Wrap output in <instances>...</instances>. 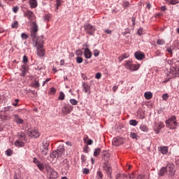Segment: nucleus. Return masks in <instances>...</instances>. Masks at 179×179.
<instances>
[{
	"mask_svg": "<svg viewBox=\"0 0 179 179\" xmlns=\"http://www.w3.org/2000/svg\"><path fill=\"white\" fill-rule=\"evenodd\" d=\"M124 66L129 69V71H138L139 68H141V65L139 64H132V62L131 60L127 61Z\"/></svg>",
	"mask_w": 179,
	"mask_h": 179,
	"instance_id": "6",
	"label": "nucleus"
},
{
	"mask_svg": "<svg viewBox=\"0 0 179 179\" xmlns=\"http://www.w3.org/2000/svg\"><path fill=\"white\" fill-rule=\"evenodd\" d=\"M165 169H166V172L168 171L170 177H173V176L176 175V168L174 166V164L168 163L165 166Z\"/></svg>",
	"mask_w": 179,
	"mask_h": 179,
	"instance_id": "7",
	"label": "nucleus"
},
{
	"mask_svg": "<svg viewBox=\"0 0 179 179\" xmlns=\"http://www.w3.org/2000/svg\"><path fill=\"white\" fill-rule=\"evenodd\" d=\"M167 8L165 6H162L161 7V10H162V12H164V10H166Z\"/></svg>",
	"mask_w": 179,
	"mask_h": 179,
	"instance_id": "62",
	"label": "nucleus"
},
{
	"mask_svg": "<svg viewBox=\"0 0 179 179\" xmlns=\"http://www.w3.org/2000/svg\"><path fill=\"white\" fill-rule=\"evenodd\" d=\"M136 18H135V17H132V18H131V22H132V24H133V26H135V24H136Z\"/></svg>",
	"mask_w": 179,
	"mask_h": 179,
	"instance_id": "57",
	"label": "nucleus"
},
{
	"mask_svg": "<svg viewBox=\"0 0 179 179\" xmlns=\"http://www.w3.org/2000/svg\"><path fill=\"white\" fill-rule=\"evenodd\" d=\"M61 165L64 167L65 170H69V167H71L69 165V161H68L66 159L63 160Z\"/></svg>",
	"mask_w": 179,
	"mask_h": 179,
	"instance_id": "22",
	"label": "nucleus"
},
{
	"mask_svg": "<svg viewBox=\"0 0 179 179\" xmlns=\"http://www.w3.org/2000/svg\"><path fill=\"white\" fill-rule=\"evenodd\" d=\"M19 25V22H17V21L14 22L12 24H11V27L13 29H16V27H17V26Z\"/></svg>",
	"mask_w": 179,
	"mask_h": 179,
	"instance_id": "47",
	"label": "nucleus"
},
{
	"mask_svg": "<svg viewBox=\"0 0 179 179\" xmlns=\"http://www.w3.org/2000/svg\"><path fill=\"white\" fill-rule=\"evenodd\" d=\"M32 86L33 87L37 88V87H40V83H38V80H36L34 81V83H32Z\"/></svg>",
	"mask_w": 179,
	"mask_h": 179,
	"instance_id": "37",
	"label": "nucleus"
},
{
	"mask_svg": "<svg viewBox=\"0 0 179 179\" xmlns=\"http://www.w3.org/2000/svg\"><path fill=\"white\" fill-rule=\"evenodd\" d=\"M62 5V1L61 0H56V10H58L59 6Z\"/></svg>",
	"mask_w": 179,
	"mask_h": 179,
	"instance_id": "39",
	"label": "nucleus"
},
{
	"mask_svg": "<svg viewBox=\"0 0 179 179\" xmlns=\"http://www.w3.org/2000/svg\"><path fill=\"white\" fill-rule=\"evenodd\" d=\"M22 62H23L24 65H26V64H27V62H29V58H27L26 55H24L23 57Z\"/></svg>",
	"mask_w": 179,
	"mask_h": 179,
	"instance_id": "45",
	"label": "nucleus"
},
{
	"mask_svg": "<svg viewBox=\"0 0 179 179\" xmlns=\"http://www.w3.org/2000/svg\"><path fill=\"white\" fill-rule=\"evenodd\" d=\"M99 55H100V51H99L97 50H94V57H99Z\"/></svg>",
	"mask_w": 179,
	"mask_h": 179,
	"instance_id": "50",
	"label": "nucleus"
},
{
	"mask_svg": "<svg viewBox=\"0 0 179 179\" xmlns=\"http://www.w3.org/2000/svg\"><path fill=\"white\" fill-rule=\"evenodd\" d=\"M144 97L146 100H150L153 97V94L151 92H146L144 94Z\"/></svg>",
	"mask_w": 179,
	"mask_h": 179,
	"instance_id": "24",
	"label": "nucleus"
},
{
	"mask_svg": "<svg viewBox=\"0 0 179 179\" xmlns=\"http://www.w3.org/2000/svg\"><path fill=\"white\" fill-rule=\"evenodd\" d=\"M113 145L115 146H120V138H115L113 141Z\"/></svg>",
	"mask_w": 179,
	"mask_h": 179,
	"instance_id": "36",
	"label": "nucleus"
},
{
	"mask_svg": "<svg viewBox=\"0 0 179 179\" xmlns=\"http://www.w3.org/2000/svg\"><path fill=\"white\" fill-rule=\"evenodd\" d=\"M20 71H21L20 76L24 77L26 76V73H27V71H29V66L26 64L22 65Z\"/></svg>",
	"mask_w": 179,
	"mask_h": 179,
	"instance_id": "14",
	"label": "nucleus"
},
{
	"mask_svg": "<svg viewBox=\"0 0 179 179\" xmlns=\"http://www.w3.org/2000/svg\"><path fill=\"white\" fill-rule=\"evenodd\" d=\"M73 110V106L69 104L65 105L62 108V112L64 114V115H68V114H71Z\"/></svg>",
	"mask_w": 179,
	"mask_h": 179,
	"instance_id": "9",
	"label": "nucleus"
},
{
	"mask_svg": "<svg viewBox=\"0 0 179 179\" xmlns=\"http://www.w3.org/2000/svg\"><path fill=\"white\" fill-rule=\"evenodd\" d=\"M134 57H135L136 59H138V61H142L143 59H145V58H146L145 53H143L141 51L136 52L134 53Z\"/></svg>",
	"mask_w": 179,
	"mask_h": 179,
	"instance_id": "13",
	"label": "nucleus"
},
{
	"mask_svg": "<svg viewBox=\"0 0 179 179\" xmlns=\"http://www.w3.org/2000/svg\"><path fill=\"white\" fill-rule=\"evenodd\" d=\"M17 138H18V139H20V141H27V137L26 134L22 131L17 133Z\"/></svg>",
	"mask_w": 179,
	"mask_h": 179,
	"instance_id": "19",
	"label": "nucleus"
},
{
	"mask_svg": "<svg viewBox=\"0 0 179 179\" xmlns=\"http://www.w3.org/2000/svg\"><path fill=\"white\" fill-rule=\"evenodd\" d=\"M83 87L85 93H87V94H90V85L84 82V83H83Z\"/></svg>",
	"mask_w": 179,
	"mask_h": 179,
	"instance_id": "18",
	"label": "nucleus"
},
{
	"mask_svg": "<svg viewBox=\"0 0 179 179\" xmlns=\"http://www.w3.org/2000/svg\"><path fill=\"white\" fill-rule=\"evenodd\" d=\"M50 80H51V78H46L45 80L43 82L42 86H45V83L46 82H50Z\"/></svg>",
	"mask_w": 179,
	"mask_h": 179,
	"instance_id": "59",
	"label": "nucleus"
},
{
	"mask_svg": "<svg viewBox=\"0 0 179 179\" xmlns=\"http://www.w3.org/2000/svg\"><path fill=\"white\" fill-rule=\"evenodd\" d=\"M21 37L22 40H27V38H29V35H27L26 33H22Z\"/></svg>",
	"mask_w": 179,
	"mask_h": 179,
	"instance_id": "46",
	"label": "nucleus"
},
{
	"mask_svg": "<svg viewBox=\"0 0 179 179\" xmlns=\"http://www.w3.org/2000/svg\"><path fill=\"white\" fill-rule=\"evenodd\" d=\"M102 169L103 171H105V173L108 177V178H113V167H111V164H110V162L108 161H106L103 164Z\"/></svg>",
	"mask_w": 179,
	"mask_h": 179,
	"instance_id": "2",
	"label": "nucleus"
},
{
	"mask_svg": "<svg viewBox=\"0 0 179 179\" xmlns=\"http://www.w3.org/2000/svg\"><path fill=\"white\" fill-rule=\"evenodd\" d=\"M43 38L44 36H43L38 37L34 45V47L36 48L37 55L40 57L45 55V50L43 48V45H44V41H43Z\"/></svg>",
	"mask_w": 179,
	"mask_h": 179,
	"instance_id": "1",
	"label": "nucleus"
},
{
	"mask_svg": "<svg viewBox=\"0 0 179 179\" xmlns=\"http://www.w3.org/2000/svg\"><path fill=\"white\" fill-rule=\"evenodd\" d=\"M81 162L82 163H85V162H86V156L85 155L81 156Z\"/></svg>",
	"mask_w": 179,
	"mask_h": 179,
	"instance_id": "55",
	"label": "nucleus"
},
{
	"mask_svg": "<svg viewBox=\"0 0 179 179\" xmlns=\"http://www.w3.org/2000/svg\"><path fill=\"white\" fill-rule=\"evenodd\" d=\"M70 103L72 104V106H78V101H76L75 99H71Z\"/></svg>",
	"mask_w": 179,
	"mask_h": 179,
	"instance_id": "41",
	"label": "nucleus"
},
{
	"mask_svg": "<svg viewBox=\"0 0 179 179\" xmlns=\"http://www.w3.org/2000/svg\"><path fill=\"white\" fill-rule=\"evenodd\" d=\"M140 129L143 132H148V131H149V129H148V127H146V125H145L143 124L140 125Z\"/></svg>",
	"mask_w": 179,
	"mask_h": 179,
	"instance_id": "28",
	"label": "nucleus"
},
{
	"mask_svg": "<svg viewBox=\"0 0 179 179\" xmlns=\"http://www.w3.org/2000/svg\"><path fill=\"white\" fill-rule=\"evenodd\" d=\"M13 153V151H12V150L8 149L6 151V155H7V156H12V154Z\"/></svg>",
	"mask_w": 179,
	"mask_h": 179,
	"instance_id": "48",
	"label": "nucleus"
},
{
	"mask_svg": "<svg viewBox=\"0 0 179 179\" xmlns=\"http://www.w3.org/2000/svg\"><path fill=\"white\" fill-rule=\"evenodd\" d=\"M154 131L157 134H158L160 132V129H157L156 127H155Z\"/></svg>",
	"mask_w": 179,
	"mask_h": 179,
	"instance_id": "56",
	"label": "nucleus"
},
{
	"mask_svg": "<svg viewBox=\"0 0 179 179\" xmlns=\"http://www.w3.org/2000/svg\"><path fill=\"white\" fill-rule=\"evenodd\" d=\"M87 145H92V144H93V140L89 139V140L87 141Z\"/></svg>",
	"mask_w": 179,
	"mask_h": 179,
	"instance_id": "60",
	"label": "nucleus"
},
{
	"mask_svg": "<svg viewBox=\"0 0 179 179\" xmlns=\"http://www.w3.org/2000/svg\"><path fill=\"white\" fill-rule=\"evenodd\" d=\"M166 51H167V52H169V54L173 55V50H171V48L166 49Z\"/></svg>",
	"mask_w": 179,
	"mask_h": 179,
	"instance_id": "63",
	"label": "nucleus"
},
{
	"mask_svg": "<svg viewBox=\"0 0 179 179\" xmlns=\"http://www.w3.org/2000/svg\"><path fill=\"white\" fill-rule=\"evenodd\" d=\"M137 33L138 36H142V34H145V31H143V28H140Z\"/></svg>",
	"mask_w": 179,
	"mask_h": 179,
	"instance_id": "44",
	"label": "nucleus"
},
{
	"mask_svg": "<svg viewBox=\"0 0 179 179\" xmlns=\"http://www.w3.org/2000/svg\"><path fill=\"white\" fill-rule=\"evenodd\" d=\"M14 121L17 122V124H22L23 120L20 118L19 115H14Z\"/></svg>",
	"mask_w": 179,
	"mask_h": 179,
	"instance_id": "23",
	"label": "nucleus"
},
{
	"mask_svg": "<svg viewBox=\"0 0 179 179\" xmlns=\"http://www.w3.org/2000/svg\"><path fill=\"white\" fill-rule=\"evenodd\" d=\"M61 156L62 155L63 152H65V148H64V145H59L57 148V150H56Z\"/></svg>",
	"mask_w": 179,
	"mask_h": 179,
	"instance_id": "27",
	"label": "nucleus"
},
{
	"mask_svg": "<svg viewBox=\"0 0 179 179\" xmlns=\"http://www.w3.org/2000/svg\"><path fill=\"white\" fill-rule=\"evenodd\" d=\"M170 73L173 75V76H179V66L177 64H172V66L170 69Z\"/></svg>",
	"mask_w": 179,
	"mask_h": 179,
	"instance_id": "10",
	"label": "nucleus"
},
{
	"mask_svg": "<svg viewBox=\"0 0 179 179\" xmlns=\"http://www.w3.org/2000/svg\"><path fill=\"white\" fill-rule=\"evenodd\" d=\"M158 150L162 155H167V153H169V147L167 146L162 145L158 148Z\"/></svg>",
	"mask_w": 179,
	"mask_h": 179,
	"instance_id": "17",
	"label": "nucleus"
},
{
	"mask_svg": "<svg viewBox=\"0 0 179 179\" xmlns=\"http://www.w3.org/2000/svg\"><path fill=\"white\" fill-rule=\"evenodd\" d=\"M60 155L59 154L58 151H52V153H50V157L52 159H57V157H59Z\"/></svg>",
	"mask_w": 179,
	"mask_h": 179,
	"instance_id": "25",
	"label": "nucleus"
},
{
	"mask_svg": "<svg viewBox=\"0 0 179 179\" xmlns=\"http://www.w3.org/2000/svg\"><path fill=\"white\" fill-rule=\"evenodd\" d=\"M50 178H58V173H57V171H52Z\"/></svg>",
	"mask_w": 179,
	"mask_h": 179,
	"instance_id": "34",
	"label": "nucleus"
},
{
	"mask_svg": "<svg viewBox=\"0 0 179 179\" xmlns=\"http://www.w3.org/2000/svg\"><path fill=\"white\" fill-rule=\"evenodd\" d=\"M50 146V143L47 141H44L42 143V147L41 148V155L43 156H47L48 155V147Z\"/></svg>",
	"mask_w": 179,
	"mask_h": 179,
	"instance_id": "8",
	"label": "nucleus"
},
{
	"mask_svg": "<svg viewBox=\"0 0 179 179\" xmlns=\"http://www.w3.org/2000/svg\"><path fill=\"white\" fill-rule=\"evenodd\" d=\"M28 136H30V138H38L40 136V133H38V131L37 129H29L27 131Z\"/></svg>",
	"mask_w": 179,
	"mask_h": 179,
	"instance_id": "11",
	"label": "nucleus"
},
{
	"mask_svg": "<svg viewBox=\"0 0 179 179\" xmlns=\"http://www.w3.org/2000/svg\"><path fill=\"white\" fill-rule=\"evenodd\" d=\"M58 99L59 100H64L65 99V94H64L62 92H60Z\"/></svg>",
	"mask_w": 179,
	"mask_h": 179,
	"instance_id": "42",
	"label": "nucleus"
},
{
	"mask_svg": "<svg viewBox=\"0 0 179 179\" xmlns=\"http://www.w3.org/2000/svg\"><path fill=\"white\" fill-rule=\"evenodd\" d=\"M24 16L29 20H33L34 19V13L31 10H27L24 13Z\"/></svg>",
	"mask_w": 179,
	"mask_h": 179,
	"instance_id": "15",
	"label": "nucleus"
},
{
	"mask_svg": "<svg viewBox=\"0 0 179 179\" xmlns=\"http://www.w3.org/2000/svg\"><path fill=\"white\" fill-rule=\"evenodd\" d=\"M76 62L77 64H82V62H83V58L82 57H79L78 56L76 58Z\"/></svg>",
	"mask_w": 179,
	"mask_h": 179,
	"instance_id": "40",
	"label": "nucleus"
},
{
	"mask_svg": "<svg viewBox=\"0 0 179 179\" xmlns=\"http://www.w3.org/2000/svg\"><path fill=\"white\" fill-rule=\"evenodd\" d=\"M37 31H38V25L36 22H32V26L31 27V37H32L33 41H36L37 38Z\"/></svg>",
	"mask_w": 179,
	"mask_h": 179,
	"instance_id": "4",
	"label": "nucleus"
},
{
	"mask_svg": "<svg viewBox=\"0 0 179 179\" xmlns=\"http://www.w3.org/2000/svg\"><path fill=\"white\" fill-rule=\"evenodd\" d=\"M15 146H17V148H22L24 143H23V141H20L19 140H17L15 142Z\"/></svg>",
	"mask_w": 179,
	"mask_h": 179,
	"instance_id": "30",
	"label": "nucleus"
},
{
	"mask_svg": "<svg viewBox=\"0 0 179 179\" xmlns=\"http://www.w3.org/2000/svg\"><path fill=\"white\" fill-rule=\"evenodd\" d=\"M104 31L106 33V34H111V33H113V31L110 29H105Z\"/></svg>",
	"mask_w": 179,
	"mask_h": 179,
	"instance_id": "58",
	"label": "nucleus"
},
{
	"mask_svg": "<svg viewBox=\"0 0 179 179\" xmlns=\"http://www.w3.org/2000/svg\"><path fill=\"white\" fill-rule=\"evenodd\" d=\"M169 5H177V3H179V0H165Z\"/></svg>",
	"mask_w": 179,
	"mask_h": 179,
	"instance_id": "26",
	"label": "nucleus"
},
{
	"mask_svg": "<svg viewBox=\"0 0 179 179\" xmlns=\"http://www.w3.org/2000/svg\"><path fill=\"white\" fill-rule=\"evenodd\" d=\"M18 10H19V7L15 6L13 8V12H14V13H17Z\"/></svg>",
	"mask_w": 179,
	"mask_h": 179,
	"instance_id": "53",
	"label": "nucleus"
},
{
	"mask_svg": "<svg viewBox=\"0 0 179 179\" xmlns=\"http://www.w3.org/2000/svg\"><path fill=\"white\" fill-rule=\"evenodd\" d=\"M177 117L176 116H171V118L166 120V124L168 128L170 129H177Z\"/></svg>",
	"mask_w": 179,
	"mask_h": 179,
	"instance_id": "3",
	"label": "nucleus"
},
{
	"mask_svg": "<svg viewBox=\"0 0 179 179\" xmlns=\"http://www.w3.org/2000/svg\"><path fill=\"white\" fill-rule=\"evenodd\" d=\"M92 53L90 51V50L86 48L84 51L85 58H86L87 59H90V58H92Z\"/></svg>",
	"mask_w": 179,
	"mask_h": 179,
	"instance_id": "16",
	"label": "nucleus"
},
{
	"mask_svg": "<svg viewBox=\"0 0 179 179\" xmlns=\"http://www.w3.org/2000/svg\"><path fill=\"white\" fill-rule=\"evenodd\" d=\"M50 15H45V16H44V19H45V20H50Z\"/></svg>",
	"mask_w": 179,
	"mask_h": 179,
	"instance_id": "61",
	"label": "nucleus"
},
{
	"mask_svg": "<svg viewBox=\"0 0 179 179\" xmlns=\"http://www.w3.org/2000/svg\"><path fill=\"white\" fill-rule=\"evenodd\" d=\"M120 177H121V174H120V173H117V174H116V176H115V178H116V179H119Z\"/></svg>",
	"mask_w": 179,
	"mask_h": 179,
	"instance_id": "64",
	"label": "nucleus"
},
{
	"mask_svg": "<svg viewBox=\"0 0 179 179\" xmlns=\"http://www.w3.org/2000/svg\"><path fill=\"white\" fill-rule=\"evenodd\" d=\"M83 174H89L90 173V170L87 168H85L83 171Z\"/></svg>",
	"mask_w": 179,
	"mask_h": 179,
	"instance_id": "51",
	"label": "nucleus"
},
{
	"mask_svg": "<svg viewBox=\"0 0 179 179\" xmlns=\"http://www.w3.org/2000/svg\"><path fill=\"white\" fill-rule=\"evenodd\" d=\"M137 135L135 133H131L130 134V138H132V139H136Z\"/></svg>",
	"mask_w": 179,
	"mask_h": 179,
	"instance_id": "52",
	"label": "nucleus"
},
{
	"mask_svg": "<svg viewBox=\"0 0 179 179\" xmlns=\"http://www.w3.org/2000/svg\"><path fill=\"white\" fill-rule=\"evenodd\" d=\"M104 175L103 174V172L101 171L98 170L96 172V178H103Z\"/></svg>",
	"mask_w": 179,
	"mask_h": 179,
	"instance_id": "33",
	"label": "nucleus"
},
{
	"mask_svg": "<svg viewBox=\"0 0 179 179\" xmlns=\"http://www.w3.org/2000/svg\"><path fill=\"white\" fill-rule=\"evenodd\" d=\"M166 43V41L164 39H158L157 41V45H164Z\"/></svg>",
	"mask_w": 179,
	"mask_h": 179,
	"instance_id": "35",
	"label": "nucleus"
},
{
	"mask_svg": "<svg viewBox=\"0 0 179 179\" xmlns=\"http://www.w3.org/2000/svg\"><path fill=\"white\" fill-rule=\"evenodd\" d=\"M166 173H167V169L166 166H162L158 171V176L163 177V176H164Z\"/></svg>",
	"mask_w": 179,
	"mask_h": 179,
	"instance_id": "20",
	"label": "nucleus"
},
{
	"mask_svg": "<svg viewBox=\"0 0 179 179\" xmlns=\"http://www.w3.org/2000/svg\"><path fill=\"white\" fill-rule=\"evenodd\" d=\"M76 55H78V57H82V55H83V51H82V50H77Z\"/></svg>",
	"mask_w": 179,
	"mask_h": 179,
	"instance_id": "43",
	"label": "nucleus"
},
{
	"mask_svg": "<svg viewBox=\"0 0 179 179\" xmlns=\"http://www.w3.org/2000/svg\"><path fill=\"white\" fill-rule=\"evenodd\" d=\"M129 125H132V127H136L138 125V121L136 120H131L129 122Z\"/></svg>",
	"mask_w": 179,
	"mask_h": 179,
	"instance_id": "32",
	"label": "nucleus"
},
{
	"mask_svg": "<svg viewBox=\"0 0 179 179\" xmlns=\"http://www.w3.org/2000/svg\"><path fill=\"white\" fill-rule=\"evenodd\" d=\"M96 79H100L101 78V73H96L95 75Z\"/></svg>",
	"mask_w": 179,
	"mask_h": 179,
	"instance_id": "54",
	"label": "nucleus"
},
{
	"mask_svg": "<svg viewBox=\"0 0 179 179\" xmlns=\"http://www.w3.org/2000/svg\"><path fill=\"white\" fill-rule=\"evenodd\" d=\"M155 128H157L158 129H163V128H164V123L162 122H158L155 126Z\"/></svg>",
	"mask_w": 179,
	"mask_h": 179,
	"instance_id": "31",
	"label": "nucleus"
},
{
	"mask_svg": "<svg viewBox=\"0 0 179 179\" xmlns=\"http://www.w3.org/2000/svg\"><path fill=\"white\" fill-rule=\"evenodd\" d=\"M101 152V148H96L94 151V157H97V156H99L100 155Z\"/></svg>",
	"mask_w": 179,
	"mask_h": 179,
	"instance_id": "29",
	"label": "nucleus"
},
{
	"mask_svg": "<svg viewBox=\"0 0 179 179\" xmlns=\"http://www.w3.org/2000/svg\"><path fill=\"white\" fill-rule=\"evenodd\" d=\"M129 2L128 1H124L122 3V7L124 9H127V8H129Z\"/></svg>",
	"mask_w": 179,
	"mask_h": 179,
	"instance_id": "38",
	"label": "nucleus"
},
{
	"mask_svg": "<svg viewBox=\"0 0 179 179\" xmlns=\"http://www.w3.org/2000/svg\"><path fill=\"white\" fill-rule=\"evenodd\" d=\"M33 163L36 164V166L38 167V169L41 171H43L44 170V164L41 162H40V160L34 157L33 159Z\"/></svg>",
	"mask_w": 179,
	"mask_h": 179,
	"instance_id": "12",
	"label": "nucleus"
},
{
	"mask_svg": "<svg viewBox=\"0 0 179 179\" xmlns=\"http://www.w3.org/2000/svg\"><path fill=\"white\" fill-rule=\"evenodd\" d=\"M162 99L165 100V101H167V100H169V94H163Z\"/></svg>",
	"mask_w": 179,
	"mask_h": 179,
	"instance_id": "49",
	"label": "nucleus"
},
{
	"mask_svg": "<svg viewBox=\"0 0 179 179\" xmlns=\"http://www.w3.org/2000/svg\"><path fill=\"white\" fill-rule=\"evenodd\" d=\"M84 30L87 34H90V36H93L94 34V31H96V27L92 25L90 23L85 24Z\"/></svg>",
	"mask_w": 179,
	"mask_h": 179,
	"instance_id": "5",
	"label": "nucleus"
},
{
	"mask_svg": "<svg viewBox=\"0 0 179 179\" xmlns=\"http://www.w3.org/2000/svg\"><path fill=\"white\" fill-rule=\"evenodd\" d=\"M29 3L31 9H34V8H37V6H38L37 0H29Z\"/></svg>",
	"mask_w": 179,
	"mask_h": 179,
	"instance_id": "21",
	"label": "nucleus"
}]
</instances>
